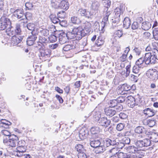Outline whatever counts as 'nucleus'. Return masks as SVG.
I'll return each instance as SVG.
<instances>
[{"instance_id": "nucleus-32", "label": "nucleus", "mask_w": 158, "mask_h": 158, "mask_svg": "<svg viewBox=\"0 0 158 158\" xmlns=\"http://www.w3.org/2000/svg\"><path fill=\"white\" fill-rule=\"evenodd\" d=\"M61 0H51V6H52L55 9L58 8L59 7V3Z\"/></svg>"}, {"instance_id": "nucleus-9", "label": "nucleus", "mask_w": 158, "mask_h": 158, "mask_svg": "<svg viewBox=\"0 0 158 158\" xmlns=\"http://www.w3.org/2000/svg\"><path fill=\"white\" fill-rule=\"evenodd\" d=\"M148 77L153 80L158 79V71L155 69H149L147 73Z\"/></svg>"}, {"instance_id": "nucleus-10", "label": "nucleus", "mask_w": 158, "mask_h": 158, "mask_svg": "<svg viewBox=\"0 0 158 158\" xmlns=\"http://www.w3.org/2000/svg\"><path fill=\"white\" fill-rule=\"evenodd\" d=\"M32 35L28 37L27 40V44L29 46L32 45L37 38V34L32 31L31 32Z\"/></svg>"}, {"instance_id": "nucleus-20", "label": "nucleus", "mask_w": 158, "mask_h": 158, "mask_svg": "<svg viewBox=\"0 0 158 158\" xmlns=\"http://www.w3.org/2000/svg\"><path fill=\"white\" fill-rule=\"evenodd\" d=\"M104 145L103 146L105 147V146L106 147H108L110 145H114L116 143V141L115 140H114L113 141L109 139H107L104 141Z\"/></svg>"}, {"instance_id": "nucleus-22", "label": "nucleus", "mask_w": 158, "mask_h": 158, "mask_svg": "<svg viewBox=\"0 0 158 158\" xmlns=\"http://www.w3.org/2000/svg\"><path fill=\"white\" fill-rule=\"evenodd\" d=\"M105 112L107 116L111 117L115 114L116 111L114 110L109 108L105 109Z\"/></svg>"}, {"instance_id": "nucleus-45", "label": "nucleus", "mask_w": 158, "mask_h": 158, "mask_svg": "<svg viewBox=\"0 0 158 158\" xmlns=\"http://www.w3.org/2000/svg\"><path fill=\"white\" fill-rule=\"evenodd\" d=\"M115 15L114 17H116L120 18V16L121 14V10L119 8H116L114 11Z\"/></svg>"}, {"instance_id": "nucleus-6", "label": "nucleus", "mask_w": 158, "mask_h": 158, "mask_svg": "<svg viewBox=\"0 0 158 158\" xmlns=\"http://www.w3.org/2000/svg\"><path fill=\"white\" fill-rule=\"evenodd\" d=\"M135 142L136 146L139 148L148 147L151 144V140L148 139H144L143 140H137Z\"/></svg>"}, {"instance_id": "nucleus-31", "label": "nucleus", "mask_w": 158, "mask_h": 158, "mask_svg": "<svg viewBox=\"0 0 158 158\" xmlns=\"http://www.w3.org/2000/svg\"><path fill=\"white\" fill-rule=\"evenodd\" d=\"M84 28L87 32L86 34L88 33L91 31V25L89 22H86L84 23Z\"/></svg>"}, {"instance_id": "nucleus-11", "label": "nucleus", "mask_w": 158, "mask_h": 158, "mask_svg": "<svg viewBox=\"0 0 158 158\" xmlns=\"http://www.w3.org/2000/svg\"><path fill=\"white\" fill-rule=\"evenodd\" d=\"M26 150L24 146L18 147L16 150L14 151V154L15 156L20 157L23 156V153L26 152Z\"/></svg>"}, {"instance_id": "nucleus-15", "label": "nucleus", "mask_w": 158, "mask_h": 158, "mask_svg": "<svg viewBox=\"0 0 158 158\" xmlns=\"http://www.w3.org/2000/svg\"><path fill=\"white\" fill-rule=\"evenodd\" d=\"M127 99V102L128 106L131 108H133L135 106V98L130 96L126 98Z\"/></svg>"}, {"instance_id": "nucleus-42", "label": "nucleus", "mask_w": 158, "mask_h": 158, "mask_svg": "<svg viewBox=\"0 0 158 158\" xmlns=\"http://www.w3.org/2000/svg\"><path fill=\"white\" fill-rule=\"evenodd\" d=\"M75 148L77 151L79 152V153L84 152L85 149L83 148V146L81 144H78L75 147Z\"/></svg>"}, {"instance_id": "nucleus-58", "label": "nucleus", "mask_w": 158, "mask_h": 158, "mask_svg": "<svg viewBox=\"0 0 158 158\" xmlns=\"http://www.w3.org/2000/svg\"><path fill=\"white\" fill-rule=\"evenodd\" d=\"M136 98H135V106L138 105L141 103V98H139V96L137 95L136 96Z\"/></svg>"}, {"instance_id": "nucleus-5", "label": "nucleus", "mask_w": 158, "mask_h": 158, "mask_svg": "<svg viewBox=\"0 0 158 158\" xmlns=\"http://www.w3.org/2000/svg\"><path fill=\"white\" fill-rule=\"evenodd\" d=\"M144 58L146 64H155L156 62L154 57L152 56V54L150 52L145 53Z\"/></svg>"}, {"instance_id": "nucleus-7", "label": "nucleus", "mask_w": 158, "mask_h": 158, "mask_svg": "<svg viewBox=\"0 0 158 158\" xmlns=\"http://www.w3.org/2000/svg\"><path fill=\"white\" fill-rule=\"evenodd\" d=\"M144 132L150 137L151 141L156 143L158 142V135L155 132L151 131L148 130H145Z\"/></svg>"}, {"instance_id": "nucleus-39", "label": "nucleus", "mask_w": 158, "mask_h": 158, "mask_svg": "<svg viewBox=\"0 0 158 158\" xmlns=\"http://www.w3.org/2000/svg\"><path fill=\"white\" fill-rule=\"evenodd\" d=\"M131 89V87L126 83L122 85L121 86V89L125 91H128L130 90Z\"/></svg>"}, {"instance_id": "nucleus-63", "label": "nucleus", "mask_w": 158, "mask_h": 158, "mask_svg": "<svg viewBox=\"0 0 158 158\" xmlns=\"http://www.w3.org/2000/svg\"><path fill=\"white\" fill-rule=\"evenodd\" d=\"M120 81L119 78L118 76H115L114 80L113 82L115 85H118Z\"/></svg>"}, {"instance_id": "nucleus-52", "label": "nucleus", "mask_w": 158, "mask_h": 158, "mask_svg": "<svg viewBox=\"0 0 158 158\" xmlns=\"http://www.w3.org/2000/svg\"><path fill=\"white\" fill-rule=\"evenodd\" d=\"M32 17V14L31 13L27 12L24 15V20H27L30 19Z\"/></svg>"}, {"instance_id": "nucleus-55", "label": "nucleus", "mask_w": 158, "mask_h": 158, "mask_svg": "<svg viewBox=\"0 0 158 158\" xmlns=\"http://www.w3.org/2000/svg\"><path fill=\"white\" fill-rule=\"evenodd\" d=\"M5 136H6L9 137L12 135H10V133L8 131L4 130H2L1 132Z\"/></svg>"}, {"instance_id": "nucleus-46", "label": "nucleus", "mask_w": 158, "mask_h": 158, "mask_svg": "<svg viewBox=\"0 0 158 158\" xmlns=\"http://www.w3.org/2000/svg\"><path fill=\"white\" fill-rule=\"evenodd\" d=\"M115 145H116V148L119 149H122L125 146L124 143H123V142H116V143L115 144Z\"/></svg>"}, {"instance_id": "nucleus-54", "label": "nucleus", "mask_w": 158, "mask_h": 158, "mask_svg": "<svg viewBox=\"0 0 158 158\" xmlns=\"http://www.w3.org/2000/svg\"><path fill=\"white\" fill-rule=\"evenodd\" d=\"M139 27V24L136 22H134L131 25V28L133 30L137 29Z\"/></svg>"}, {"instance_id": "nucleus-44", "label": "nucleus", "mask_w": 158, "mask_h": 158, "mask_svg": "<svg viewBox=\"0 0 158 158\" xmlns=\"http://www.w3.org/2000/svg\"><path fill=\"white\" fill-rule=\"evenodd\" d=\"M71 21L74 24H78L81 22L80 19L75 16L72 17L71 18Z\"/></svg>"}, {"instance_id": "nucleus-27", "label": "nucleus", "mask_w": 158, "mask_h": 158, "mask_svg": "<svg viewBox=\"0 0 158 158\" xmlns=\"http://www.w3.org/2000/svg\"><path fill=\"white\" fill-rule=\"evenodd\" d=\"M151 26V25L150 22H145L142 23L141 27L143 30L147 31L150 28Z\"/></svg>"}, {"instance_id": "nucleus-16", "label": "nucleus", "mask_w": 158, "mask_h": 158, "mask_svg": "<svg viewBox=\"0 0 158 158\" xmlns=\"http://www.w3.org/2000/svg\"><path fill=\"white\" fill-rule=\"evenodd\" d=\"M100 125L105 128H106L110 125V120H107L106 118L104 117L101 118L100 119Z\"/></svg>"}, {"instance_id": "nucleus-43", "label": "nucleus", "mask_w": 158, "mask_h": 158, "mask_svg": "<svg viewBox=\"0 0 158 158\" xmlns=\"http://www.w3.org/2000/svg\"><path fill=\"white\" fill-rule=\"evenodd\" d=\"M35 26L34 24L29 23L27 24V28L28 30L31 31V32L33 31L35 32Z\"/></svg>"}, {"instance_id": "nucleus-62", "label": "nucleus", "mask_w": 158, "mask_h": 158, "mask_svg": "<svg viewBox=\"0 0 158 158\" xmlns=\"http://www.w3.org/2000/svg\"><path fill=\"white\" fill-rule=\"evenodd\" d=\"M78 156V158H87L86 155L84 152L79 153Z\"/></svg>"}, {"instance_id": "nucleus-12", "label": "nucleus", "mask_w": 158, "mask_h": 158, "mask_svg": "<svg viewBox=\"0 0 158 158\" xmlns=\"http://www.w3.org/2000/svg\"><path fill=\"white\" fill-rule=\"evenodd\" d=\"M23 38V36L13 35L12 37L11 43L14 45H17L22 41Z\"/></svg>"}, {"instance_id": "nucleus-40", "label": "nucleus", "mask_w": 158, "mask_h": 158, "mask_svg": "<svg viewBox=\"0 0 158 158\" xmlns=\"http://www.w3.org/2000/svg\"><path fill=\"white\" fill-rule=\"evenodd\" d=\"M136 148L133 146H129L127 147V150L128 153H135Z\"/></svg>"}, {"instance_id": "nucleus-1", "label": "nucleus", "mask_w": 158, "mask_h": 158, "mask_svg": "<svg viewBox=\"0 0 158 158\" xmlns=\"http://www.w3.org/2000/svg\"><path fill=\"white\" fill-rule=\"evenodd\" d=\"M18 137L15 135H12L8 138L4 139L3 143L6 145L12 147H15L17 144L18 140Z\"/></svg>"}, {"instance_id": "nucleus-2", "label": "nucleus", "mask_w": 158, "mask_h": 158, "mask_svg": "<svg viewBox=\"0 0 158 158\" xmlns=\"http://www.w3.org/2000/svg\"><path fill=\"white\" fill-rule=\"evenodd\" d=\"M43 45V47L41 45V48H39V56L40 59L45 60L50 56L51 52L49 49L46 48L44 44Z\"/></svg>"}, {"instance_id": "nucleus-30", "label": "nucleus", "mask_w": 158, "mask_h": 158, "mask_svg": "<svg viewBox=\"0 0 158 158\" xmlns=\"http://www.w3.org/2000/svg\"><path fill=\"white\" fill-rule=\"evenodd\" d=\"M48 38V37H43L42 36L40 37L39 43L42 44L43 47V44H44L45 46L46 44L48 43V41L47 40Z\"/></svg>"}, {"instance_id": "nucleus-38", "label": "nucleus", "mask_w": 158, "mask_h": 158, "mask_svg": "<svg viewBox=\"0 0 158 158\" xmlns=\"http://www.w3.org/2000/svg\"><path fill=\"white\" fill-rule=\"evenodd\" d=\"M103 4L105 7L106 8V9L108 10L111 5V2L110 0H103Z\"/></svg>"}, {"instance_id": "nucleus-48", "label": "nucleus", "mask_w": 158, "mask_h": 158, "mask_svg": "<svg viewBox=\"0 0 158 158\" xmlns=\"http://www.w3.org/2000/svg\"><path fill=\"white\" fill-rule=\"evenodd\" d=\"M118 103L116 99H113L110 100V106L112 107H114Z\"/></svg>"}, {"instance_id": "nucleus-59", "label": "nucleus", "mask_w": 158, "mask_h": 158, "mask_svg": "<svg viewBox=\"0 0 158 158\" xmlns=\"http://www.w3.org/2000/svg\"><path fill=\"white\" fill-rule=\"evenodd\" d=\"M123 142L125 144H128L130 143V139L129 138L127 137H124L123 138Z\"/></svg>"}, {"instance_id": "nucleus-49", "label": "nucleus", "mask_w": 158, "mask_h": 158, "mask_svg": "<svg viewBox=\"0 0 158 158\" xmlns=\"http://www.w3.org/2000/svg\"><path fill=\"white\" fill-rule=\"evenodd\" d=\"M112 20L113 25L116 26V25L119 23L120 21V19L119 18L115 17Z\"/></svg>"}, {"instance_id": "nucleus-14", "label": "nucleus", "mask_w": 158, "mask_h": 158, "mask_svg": "<svg viewBox=\"0 0 158 158\" xmlns=\"http://www.w3.org/2000/svg\"><path fill=\"white\" fill-rule=\"evenodd\" d=\"M78 44L76 42H73L72 44L66 45L63 48V50L67 51L71 49H73L78 47Z\"/></svg>"}, {"instance_id": "nucleus-19", "label": "nucleus", "mask_w": 158, "mask_h": 158, "mask_svg": "<svg viewBox=\"0 0 158 158\" xmlns=\"http://www.w3.org/2000/svg\"><path fill=\"white\" fill-rule=\"evenodd\" d=\"M106 10V12L104 15V17L102 19V23H103L104 24V26L108 25L109 22L108 21V18L109 16L111 14V12L110 11H108V10L105 9Z\"/></svg>"}, {"instance_id": "nucleus-13", "label": "nucleus", "mask_w": 158, "mask_h": 158, "mask_svg": "<svg viewBox=\"0 0 158 158\" xmlns=\"http://www.w3.org/2000/svg\"><path fill=\"white\" fill-rule=\"evenodd\" d=\"M14 15L18 19L24 20V15L23 11L22 10H16L14 12Z\"/></svg>"}, {"instance_id": "nucleus-8", "label": "nucleus", "mask_w": 158, "mask_h": 158, "mask_svg": "<svg viewBox=\"0 0 158 158\" xmlns=\"http://www.w3.org/2000/svg\"><path fill=\"white\" fill-rule=\"evenodd\" d=\"M77 14L78 15L84 16L88 18H91L93 15V14L90 11L83 8L79 9L78 10Z\"/></svg>"}, {"instance_id": "nucleus-36", "label": "nucleus", "mask_w": 158, "mask_h": 158, "mask_svg": "<svg viewBox=\"0 0 158 158\" xmlns=\"http://www.w3.org/2000/svg\"><path fill=\"white\" fill-rule=\"evenodd\" d=\"M50 18L51 21L54 23H57L60 21V19L54 15H51Z\"/></svg>"}, {"instance_id": "nucleus-51", "label": "nucleus", "mask_w": 158, "mask_h": 158, "mask_svg": "<svg viewBox=\"0 0 158 158\" xmlns=\"http://www.w3.org/2000/svg\"><path fill=\"white\" fill-rule=\"evenodd\" d=\"M51 42H54L57 40V37L54 35H52L48 38Z\"/></svg>"}, {"instance_id": "nucleus-29", "label": "nucleus", "mask_w": 158, "mask_h": 158, "mask_svg": "<svg viewBox=\"0 0 158 158\" xmlns=\"http://www.w3.org/2000/svg\"><path fill=\"white\" fill-rule=\"evenodd\" d=\"M117 156L118 158H129L131 157V155L130 153L120 152L118 153Z\"/></svg>"}, {"instance_id": "nucleus-34", "label": "nucleus", "mask_w": 158, "mask_h": 158, "mask_svg": "<svg viewBox=\"0 0 158 158\" xmlns=\"http://www.w3.org/2000/svg\"><path fill=\"white\" fill-rule=\"evenodd\" d=\"M95 148V152L96 154L100 153L103 152L105 150V147L103 146L100 145Z\"/></svg>"}, {"instance_id": "nucleus-28", "label": "nucleus", "mask_w": 158, "mask_h": 158, "mask_svg": "<svg viewBox=\"0 0 158 158\" xmlns=\"http://www.w3.org/2000/svg\"><path fill=\"white\" fill-rule=\"evenodd\" d=\"M90 144L92 147L96 148L100 145L101 144V142L98 139L91 140Z\"/></svg>"}, {"instance_id": "nucleus-35", "label": "nucleus", "mask_w": 158, "mask_h": 158, "mask_svg": "<svg viewBox=\"0 0 158 158\" xmlns=\"http://www.w3.org/2000/svg\"><path fill=\"white\" fill-rule=\"evenodd\" d=\"M100 6V4L98 1L94 2L92 4V8L94 10H98Z\"/></svg>"}, {"instance_id": "nucleus-37", "label": "nucleus", "mask_w": 158, "mask_h": 158, "mask_svg": "<svg viewBox=\"0 0 158 158\" xmlns=\"http://www.w3.org/2000/svg\"><path fill=\"white\" fill-rule=\"evenodd\" d=\"M152 57L155 59V60H158V50L157 49H155L152 50Z\"/></svg>"}, {"instance_id": "nucleus-41", "label": "nucleus", "mask_w": 158, "mask_h": 158, "mask_svg": "<svg viewBox=\"0 0 158 158\" xmlns=\"http://www.w3.org/2000/svg\"><path fill=\"white\" fill-rule=\"evenodd\" d=\"M154 38L156 40H158V28H154L152 31Z\"/></svg>"}, {"instance_id": "nucleus-53", "label": "nucleus", "mask_w": 158, "mask_h": 158, "mask_svg": "<svg viewBox=\"0 0 158 158\" xmlns=\"http://www.w3.org/2000/svg\"><path fill=\"white\" fill-rule=\"evenodd\" d=\"M125 100V98L123 96H120L118 97L116 100L118 103H122L124 102Z\"/></svg>"}, {"instance_id": "nucleus-18", "label": "nucleus", "mask_w": 158, "mask_h": 158, "mask_svg": "<svg viewBox=\"0 0 158 158\" xmlns=\"http://www.w3.org/2000/svg\"><path fill=\"white\" fill-rule=\"evenodd\" d=\"M68 39L65 33H62L60 34L59 36V40L60 44H63L66 43Z\"/></svg>"}, {"instance_id": "nucleus-57", "label": "nucleus", "mask_w": 158, "mask_h": 158, "mask_svg": "<svg viewBox=\"0 0 158 158\" xmlns=\"http://www.w3.org/2000/svg\"><path fill=\"white\" fill-rule=\"evenodd\" d=\"M133 51L136 55H139L141 52V49L138 48H135Z\"/></svg>"}, {"instance_id": "nucleus-47", "label": "nucleus", "mask_w": 158, "mask_h": 158, "mask_svg": "<svg viewBox=\"0 0 158 158\" xmlns=\"http://www.w3.org/2000/svg\"><path fill=\"white\" fill-rule=\"evenodd\" d=\"M21 32V30L20 28V25L19 24H16L15 29V35L19 34Z\"/></svg>"}, {"instance_id": "nucleus-25", "label": "nucleus", "mask_w": 158, "mask_h": 158, "mask_svg": "<svg viewBox=\"0 0 158 158\" xmlns=\"http://www.w3.org/2000/svg\"><path fill=\"white\" fill-rule=\"evenodd\" d=\"M6 32L7 35L10 36L15 35V29L11 26L10 27H7Z\"/></svg>"}, {"instance_id": "nucleus-26", "label": "nucleus", "mask_w": 158, "mask_h": 158, "mask_svg": "<svg viewBox=\"0 0 158 158\" xmlns=\"http://www.w3.org/2000/svg\"><path fill=\"white\" fill-rule=\"evenodd\" d=\"M131 25V21L129 18H125L123 21V27L126 29H128Z\"/></svg>"}, {"instance_id": "nucleus-60", "label": "nucleus", "mask_w": 158, "mask_h": 158, "mask_svg": "<svg viewBox=\"0 0 158 158\" xmlns=\"http://www.w3.org/2000/svg\"><path fill=\"white\" fill-rule=\"evenodd\" d=\"M57 15L59 17L61 18H64L66 15V13L64 11L59 12Z\"/></svg>"}, {"instance_id": "nucleus-21", "label": "nucleus", "mask_w": 158, "mask_h": 158, "mask_svg": "<svg viewBox=\"0 0 158 158\" xmlns=\"http://www.w3.org/2000/svg\"><path fill=\"white\" fill-rule=\"evenodd\" d=\"M144 62V58L143 59L142 58H140L136 61L135 64L139 68H142L145 66V64Z\"/></svg>"}, {"instance_id": "nucleus-56", "label": "nucleus", "mask_w": 158, "mask_h": 158, "mask_svg": "<svg viewBox=\"0 0 158 158\" xmlns=\"http://www.w3.org/2000/svg\"><path fill=\"white\" fill-rule=\"evenodd\" d=\"M119 116L122 119H126L128 117V115L124 113H120L119 114Z\"/></svg>"}, {"instance_id": "nucleus-50", "label": "nucleus", "mask_w": 158, "mask_h": 158, "mask_svg": "<svg viewBox=\"0 0 158 158\" xmlns=\"http://www.w3.org/2000/svg\"><path fill=\"white\" fill-rule=\"evenodd\" d=\"M41 35H42L47 37L49 34V31L47 29H44L40 31Z\"/></svg>"}, {"instance_id": "nucleus-17", "label": "nucleus", "mask_w": 158, "mask_h": 158, "mask_svg": "<svg viewBox=\"0 0 158 158\" xmlns=\"http://www.w3.org/2000/svg\"><path fill=\"white\" fill-rule=\"evenodd\" d=\"M144 114L148 115V116L150 117L154 116L156 111L154 110L149 108H146L143 110Z\"/></svg>"}, {"instance_id": "nucleus-64", "label": "nucleus", "mask_w": 158, "mask_h": 158, "mask_svg": "<svg viewBox=\"0 0 158 158\" xmlns=\"http://www.w3.org/2000/svg\"><path fill=\"white\" fill-rule=\"evenodd\" d=\"M25 6L28 10L31 9L33 7L32 4L30 2H27L25 3Z\"/></svg>"}, {"instance_id": "nucleus-3", "label": "nucleus", "mask_w": 158, "mask_h": 158, "mask_svg": "<svg viewBox=\"0 0 158 158\" xmlns=\"http://www.w3.org/2000/svg\"><path fill=\"white\" fill-rule=\"evenodd\" d=\"M0 29L1 30H4L8 27H11V22L6 15H4L1 18L0 20Z\"/></svg>"}, {"instance_id": "nucleus-33", "label": "nucleus", "mask_w": 158, "mask_h": 158, "mask_svg": "<svg viewBox=\"0 0 158 158\" xmlns=\"http://www.w3.org/2000/svg\"><path fill=\"white\" fill-rule=\"evenodd\" d=\"M66 36L68 39H72L75 38L77 39V36L73 32V30L71 32H69L66 34Z\"/></svg>"}, {"instance_id": "nucleus-4", "label": "nucleus", "mask_w": 158, "mask_h": 158, "mask_svg": "<svg viewBox=\"0 0 158 158\" xmlns=\"http://www.w3.org/2000/svg\"><path fill=\"white\" fill-rule=\"evenodd\" d=\"M74 32L77 36L76 40H79L81 39L83 36H84L86 33H85L84 30L82 27H75L73 29Z\"/></svg>"}, {"instance_id": "nucleus-23", "label": "nucleus", "mask_w": 158, "mask_h": 158, "mask_svg": "<svg viewBox=\"0 0 158 158\" xmlns=\"http://www.w3.org/2000/svg\"><path fill=\"white\" fill-rule=\"evenodd\" d=\"M69 7V4L68 2L65 0L61 1L59 6V7L64 10H67Z\"/></svg>"}, {"instance_id": "nucleus-61", "label": "nucleus", "mask_w": 158, "mask_h": 158, "mask_svg": "<svg viewBox=\"0 0 158 158\" xmlns=\"http://www.w3.org/2000/svg\"><path fill=\"white\" fill-rule=\"evenodd\" d=\"M85 131V129H81L79 131V136L81 137V136H85L86 135Z\"/></svg>"}, {"instance_id": "nucleus-24", "label": "nucleus", "mask_w": 158, "mask_h": 158, "mask_svg": "<svg viewBox=\"0 0 158 158\" xmlns=\"http://www.w3.org/2000/svg\"><path fill=\"white\" fill-rule=\"evenodd\" d=\"M93 115V118L96 121H98L101 119V113L99 111H94L92 112Z\"/></svg>"}]
</instances>
